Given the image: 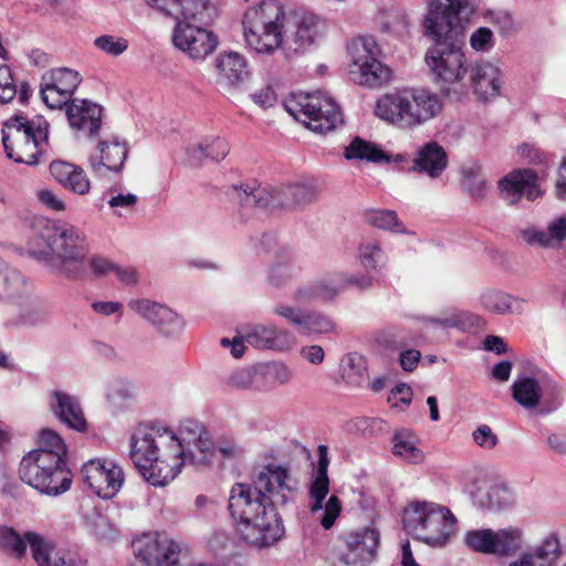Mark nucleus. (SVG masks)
I'll list each match as a JSON object with an SVG mask.
<instances>
[{
    "mask_svg": "<svg viewBox=\"0 0 566 566\" xmlns=\"http://www.w3.org/2000/svg\"><path fill=\"white\" fill-rule=\"evenodd\" d=\"M159 11L174 18L176 22L203 23L210 18L209 2L206 0H163Z\"/></svg>",
    "mask_w": 566,
    "mask_h": 566,
    "instance_id": "nucleus-29",
    "label": "nucleus"
},
{
    "mask_svg": "<svg viewBox=\"0 0 566 566\" xmlns=\"http://www.w3.org/2000/svg\"><path fill=\"white\" fill-rule=\"evenodd\" d=\"M164 449L180 452V438L171 430L159 431L142 428L136 430L132 437L130 458L140 471L150 465Z\"/></svg>",
    "mask_w": 566,
    "mask_h": 566,
    "instance_id": "nucleus-16",
    "label": "nucleus"
},
{
    "mask_svg": "<svg viewBox=\"0 0 566 566\" xmlns=\"http://www.w3.org/2000/svg\"><path fill=\"white\" fill-rule=\"evenodd\" d=\"M317 453V467L310 488V494L313 500L311 511L314 515H317L316 520L319 521L321 525L325 530H329L340 514L342 504L336 495L329 496L324 503L329 492V480L327 475L329 460L327 447L324 444L318 446Z\"/></svg>",
    "mask_w": 566,
    "mask_h": 566,
    "instance_id": "nucleus-12",
    "label": "nucleus"
},
{
    "mask_svg": "<svg viewBox=\"0 0 566 566\" xmlns=\"http://www.w3.org/2000/svg\"><path fill=\"white\" fill-rule=\"evenodd\" d=\"M513 297L502 291L486 290L480 296L481 306L494 314L505 315L512 312Z\"/></svg>",
    "mask_w": 566,
    "mask_h": 566,
    "instance_id": "nucleus-49",
    "label": "nucleus"
},
{
    "mask_svg": "<svg viewBox=\"0 0 566 566\" xmlns=\"http://www.w3.org/2000/svg\"><path fill=\"white\" fill-rule=\"evenodd\" d=\"M93 527L95 535L99 539L115 541L118 536L117 527L102 515L95 518Z\"/></svg>",
    "mask_w": 566,
    "mask_h": 566,
    "instance_id": "nucleus-63",
    "label": "nucleus"
},
{
    "mask_svg": "<svg viewBox=\"0 0 566 566\" xmlns=\"http://www.w3.org/2000/svg\"><path fill=\"white\" fill-rule=\"evenodd\" d=\"M539 179H499V196L509 205H515L523 198L533 201L543 195Z\"/></svg>",
    "mask_w": 566,
    "mask_h": 566,
    "instance_id": "nucleus-33",
    "label": "nucleus"
},
{
    "mask_svg": "<svg viewBox=\"0 0 566 566\" xmlns=\"http://www.w3.org/2000/svg\"><path fill=\"white\" fill-rule=\"evenodd\" d=\"M94 45L108 55L118 56L128 49V41L120 36L104 34L94 40Z\"/></svg>",
    "mask_w": 566,
    "mask_h": 566,
    "instance_id": "nucleus-53",
    "label": "nucleus"
},
{
    "mask_svg": "<svg viewBox=\"0 0 566 566\" xmlns=\"http://www.w3.org/2000/svg\"><path fill=\"white\" fill-rule=\"evenodd\" d=\"M84 172L81 166L64 160H53L50 164L51 177H78Z\"/></svg>",
    "mask_w": 566,
    "mask_h": 566,
    "instance_id": "nucleus-61",
    "label": "nucleus"
},
{
    "mask_svg": "<svg viewBox=\"0 0 566 566\" xmlns=\"http://www.w3.org/2000/svg\"><path fill=\"white\" fill-rule=\"evenodd\" d=\"M134 557L145 566H175L179 559V544L157 532H145L132 541Z\"/></svg>",
    "mask_w": 566,
    "mask_h": 566,
    "instance_id": "nucleus-17",
    "label": "nucleus"
},
{
    "mask_svg": "<svg viewBox=\"0 0 566 566\" xmlns=\"http://www.w3.org/2000/svg\"><path fill=\"white\" fill-rule=\"evenodd\" d=\"M137 390L133 384L124 378H113L107 381L105 388V398L114 406L126 405L136 398Z\"/></svg>",
    "mask_w": 566,
    "mask_h": 566,
    "instance_id": "nucleus-45",
    "label": "nucleus"
},
{
    "mask_svg": "<svg viewBox=\"0 0 566 566\" xmlns=\"http://www.w3.org/2000/svg\"><path fill=\"white\" fill-rule=\"evenodd\" d=\"M272 313L294 326L304 335H327L337 333V325L327 314L318 311H305L286 303H277Z\"/></svg>",
    "mask_w": 566,
    "mask_h": 566,
    "instance_id": "nucleus-22",
    "label": "nucleus"
},
{
    "mask_svg": "<svg viewBox=\"0 0 566 566\" xmlns=\"http://www.w3.org/2000/svg\"><path fill=\"white\" fill-rule=\"evenodd\" d=\"M344 157L347 160H366L378 165L398 164L405 158L402 155H389L371 142H367L359 136L354 137L349 145L344 149Z\"/></svg>",
    "mask_w": 566,
    "mask_h": 566,
    "instance_id": "nucleus-32",
    "label": "nucleus"
},
{
    "mask_svg": "<svg viewBox=\"0 0 566 566\" xmlns=\"http://www.w3.org/2000/svg\"><path fill=\"white\" fill-rule=\"evenodd\" d=\"M17 87L13 83L11 70L7 65L0 66V103L6 104L14 98Z\"/></svg>",
    "mask_w": 566,
    "mask_h": 566,
    "instance_id": "nucleus-59",
    "label": "nucleus"
},
{
    "mask_svg": "<svg viewBox=\"0 0 566 566\" xmlns=\"http://www.w3.org/2000/svg\"><path fill=\"white\" fill-rule=\"evenodd\" d=\"M176 161L187 167H201L207 164L203 139L188 144L177 156Z\"/></svg>",
    "mask_w": 566,
    "mask_h": 566,
    "instance_id": "nucleus-51",
    "label": "nucleus"
},
{
    "mask_svg": "<svg viewBox=\"0 0 566 566\" xmlns=\"http://www.w3.org/2000/svg\"><path fill=\"white\" fill-rule=\"evenodd\" d=\"M171 40L174 45L192 60H203L218 46V36L200 25L185 21L176 22Z\"/></svg>",
    "mask_w": 566,
    "mask_h": 566,
    "instance_id": "nucleus-20",
    "label": "nucleus"
},
{
    "mask_svg": "<svg viewBox=\"0 0 566 566\" xmlns=\"http://www.w3.org/2000/svg\"><path fill=\"white\" fill-rule=\"evenodd\" d=\"M263 381L272 380L275 384L284 385L292 379L291 369L283 363H272L261 366Z\"/></svg>",
    "mask_w": 566,
    "mask_h": 566,
    "instance_id": "nucleus-55",
    "label": "nucleus"
},
{
    "mask_svg": "<svg viewBox=\"0 0 566 566\" xmlns=\"http://www.w3.org/2000/svg\"><path fill=\"white\" fill-rule=\"evenodd\" d=\"M138 202V197L134 193H124L117 188L109 189V199L107 203L113 209L132 210Z\"/></svg>",
    "mask_w": 566,
    "mask_h": 566,
    "instance_id": "nucleus-58",
    "label": "nucleus"
},
{
    "mask_svg": "<svg viewBox=\"0 0 566 566\" xmlns=\"http://www.w3.org/2000/svg\"><path fill=\"white\" fill-rule=\"evenodd\" d=\"M184 434V432L181 433ZM180 438V452L164 449L146 469L139 472L154 486H165L177 478L187 463L197 469L211 463V443L208 432L196 426L193 433Z\"/></svg>",
    "mask_w": 566,
    "mask_h": 566,
    "instance_id": "nucleus-4",
    "label": "nucleus"
},
{
    "mask_svg": "<svg viewBox=\"0 0 566 566\" xmlns=\"http://www.w3.org/2000/svg\"><path fill=\"white\" fill-rule=\"evenodd\" d=\"M474 442L486 450L493 449L499 439L495 433H493L492 429L488 424L479 426L472 433Z\"/></svg>",
    "mask_w": 566,
    "mask_h": 566,
    "instance_id": "nucleus-62",
    "label": "nucleus"
},
{
    "mask_svg": "<svg viewBox=\"0 0 566 566\" xmlns=\"http://www.w3.org/2000/svg\"><path fill=\"white\" fill-rule=\"evenodd\" d=\"M365 220L369 224L396 233H407V229L392 210H369L365 213Z\"/></svg>",
    "mask_w": 566,
    "mask_h": 566,
    "instance_id": "nucleus-48",
    "label": "nucleus"
},
{
    "mask_svg": "<svg viewBox=\"0 0 566 566\" xmlns=\"http://www.w3.org/2000/svg\"><path fill=\"white\" fill-rule=\"evenodd\" d=\"M468 0H429L428 13L423 21L426 35L434 44L427 51L426 63L434 82L441 86L459 83L468 72L464 44L463 19L471 13Z\"/></svg>",
    "mask_w": 566,
    "mask_h": 566,
    "instance_id": "nucleus-2",
    "label": "nucleus"
},
{
    "mask_svg": "<svg viewBox=\"0 0 566 566\" xmlns=\"http://www.w3.org/2000/svg\"><path fill=\"white\" fill-rule=\"evenodd\" d=\"M203 146L207 164L224 159L230 151L228 142L221 137H206L203 138Z\"/></svg>",
    "mask_w": 566,
    "mask_h": 566,
    "instance_id": "nucleus-54",
    "label": "nucleus"
},
{
    "mask_svg": "<svg viewBox=\"0 0 566 566\" xmlns=\"http://www.w3.org/2000/svg\"><path fill=\"white\" fill-rule=\"evenodd\" d=\"M448 165V156L442 146L436 142L428 143L419 151L413 161L412 169L418 172H426L430 177H438Z\"/></svg>",
    "mask_w": 566,
    "mask_h": 566,
    "instance_id": "nucleus-35",
    "label": "nucleus"
},
{
    "mask_svg": "<svg viewBox=\"0 0 566 566\" xmlns=\"http://www.w3.org/2000/svg\"><path fill=\"white\" fill-rule=\"evenodd\" d=\"M50 405L54 415L70 428L80 432L86 430L87 422L76 397L56 390L51 396Z\"/></svg>",
    "mask_w": 566,
    "mask_h": 566,
    "instance_id": "nucleus-30",
    "label": "nucleus"
},
{
    "mask_svg": "<svg viewBox=\"0 0 566 566\" xmlns=\"http://www.w3.org/2000/svg\"><path fill=\"white\" fill-rule=\"evenodd\" d=\"M27 539L32 551L33 558L39 566H50L53 565L54 562L57 564L55 558L60 555L62 548L44 541L40 535L32 532L27 533Z\"/></svg>",
    "mask_w": 566,
    "mask_h": 566,
    "instance_id": "nucleus-44",
    "label": "nucleus"
},
{
    "mask_svg": "<svg viewBox=\"0 0 566 566\" xmlns=\"http://www.w3.org/2000/svg\"><path fill=\"white\" fill-rule=\"evenodd\" d=\"M344 547L338 560L345 566H369L377 557L380 533L374 526H365L343 536Z\"/></svg>",
    "mask_w": 566,
    "mask_h": 566,
    "instance_id": "nucleus-19",
    "label": "nucleus"
},
{
    "mask_svg": "<svg viewBox=\"0 0 566 566\" xmlns=\"http://www.w3.org/2000/svg\"><path fill=\"white\" fill-rule=\"evenodd\" d=\"M28 544L27 533L22 537L11 527H0V547L6 553L21 557L25 553Z\"/></svg>",
    "mask_w": 566,
    "mask_h": 566,
    "instance_id": "nucleus-50",
    "label": "nucleus"
},
{
    "mask_svg": "<svg viewBox=\"0 0 566 566\" xmlns=\"http://www.w3.org/2000/svg\"><path fill=\"white\" fill-rule=\"evenodd\" d=\"M403 527L430 545L443 546L457 531V520L451 511L432 502H415L402 516Z\"/></svg>",
    "mask_w": 566,
    "mask_h": 566,
    "instance_id": "nucleus-8",
    "label": "nucleus"
},
{
    "mask_svg": "<svg viewBox=\"0 0 566 566\" xmlns=\"http://www.w3.org/2000/svg\"><path fill=\"white\" fill-rule=\"evenodd\" d=\"M515 503V492L504 483H496L488 491L486 503H482V506L489 510L503 511L513 507Z\"/></svg>",
    "mask_w": 566,
    "mask_h": 566,
    "instance_id": "nucleus-47",
    "label": "nucleus"
},
{
    "mask_svg": "<svg viewBox=\"0 0 566 566\" xmlns=\"http://www.w3.org/2000/svg\"><path fill=\"white\" fill-rule=\"evenodd\" d=\"M284 20V8L276 0L249 8L242 22L249 46L259 53H273L283 42Z\"/></svg>",
    "mask_w": 566,
    "mask_h": 566,
    "instance_id": "nucleus-9",
    "label": "nucleus"
},
{
    "mask_svg": "<svg viewBox=\"0 0 566 566\" xmlns=\"http://www.w3.org/2000/svg\"><path fill=\"white\" fill-rule=\"evenodd\" d=\"M19 476L40 493L52 496L66 492L72 484L65 459L60 458L56 452H45L42 449L31 450L22 458Z\"/></svg>",
    "mask_w": 566,
    "mask_h": 566,
    "instance_id": "nucleus-7",
    "label": "nucleus"
},
{
    "mask_svg": "<svg viewBox=\"0 0 566 566\" xmlns=\"http://www.w3.org/2000/svg\"><path fill=\"white\" fill-rule=\"evenodd\" d=\"M83 482L99 497L112 499L123 486L124 471L109 459H93L81 469Z\"/></svg>",
    "mask_w": 566,
    "mask_h": 566,
    "instance_id": "nucleus-18",
    "label": "nucleus"
},
{
    "mask_svg": "<svg viewBox=\"0 0 566 566\" xmlns=\"http://www.w3.org/2000/svg\"><path fill=\"white\" fill-rule=\"evenodd\" d=\"M242 337L254 348L280 353L287 352L296 345L295 335L275 324H247L242 326Z\"/></svg>",
    "mask_w": 566,
    "mask_h": 566,
    "instance_id": "nucleus-23",
    "label": "nucleus"
},
{
    "mask_svg": "<svg viewBox=\"0 0 566 566\" xmlns=\"http://www.w3.org/2000/svg\"><path fill=\"white\" fill-rule=\"evenodd\" d=\"M461 188L473 199H482L490 191L485 179H462Z\"/></svg>",
    "mask_w": 566,
    "mask_h": 566,
    "instance_id": "nucleus-64",
    "label": "nucleus"
},
{
    "mask_svg": "<svg viewBox=\"0 0 566 566\" xmlns=\"http://www.w3.org/2000/svg\"><path fill=\"white\" fill-rule=\"evenodd\" d=\"M253 484L235 483L229 494V512L244 541L262 548L275 544L284 534L282 518L266 504Z\"/></svg>",
    "mask_w": 566,
    "mask_h": 566,
    "instance_id": "nucleus-3",
    "label": "nucleus"
},
{
    "mask_svg": "<svg viewBox=\"0 0 566 566\" xmlns=\"http://www.w3.org/2000/svg\"><path fill=\"white\" fill-rule=\"evenodd\" d=\"M340 287L346 289L348 286H355L358 290H368L373 286L374 279L369 274L366 273H357V274H340Z\"/></svg>",
    "mask_w": 566,
    "mask_h": 566,
    "instance_id": "nucleus-60",
    "label": "nucleus"
},
{
    "mask_svg": "<svg viewBox=\"0 0 566 566\" xmlns=\"http://www.w3.org/2000/svg\"><path fill=\"white\" fill-rule=\"evenodd\" d=\"M470 45L476 52H488L494 45L493 32L486 27L478 28L470 36Z\"/></svg>",
    "mask_w": 566,
    "mask_h": 566,
    "instance_id": "nucleus-57",
    "label": "nucleus"
},
{
    "mask_svg": "<svg viewBox=\"0 0 566 566\" xmlns=\"http://www.w3.org/2000/svg\"><path fill=\"white\" fill-rule=\"evenodd\" d=\"M228 385L240 390H268L271 386L263 381L261 366L239 368L232 371L228 378Z\"/></svg>",
    "mask_w": 566,
    "mask_h": 566,
    "instance_id": "nucleus-41",
    "label": "nucleus"
},
{
    "mask_svg": "<svg viewBox=\"0 0 566 566\" xmlns=\"http://www.w3.org/2000/svg\"><path fill=\"white\" fill-rule=\"evenodd\" d=\"M408 105V96L406 90L395 91L381 96L375 107V114L380 119L398 127L406 129V118H409L406 107Z\"/></svg>",
    "mask_w": 566,
    "mask_h": 566,
    "instance_id": "nucleus-31",
    "label": "nucleus"
},
{
    "mask_svg": "<svg viewBox=\"0 0 566 566\" xmlns=\"http://www.w3.org/2000/svg\"><path fill=\"white\" fill-rule=\"evenodd\" d=\"M128 308L150 324L165 339H178L185 328V318L170 306L149 298H132L127 303Z\"/></svg>",
    "mask_w": 566,
    "mask_h": 566,
    "instance_id": "nucleus-14",
    "label": "nucleus"
},
{
    "mask_svg": "<svg viewBox=\"0 0 566 566\" xmlns=\"http://www.w3.org/2000/svg\"><path fill=\"white\" fill-rule=\"evenodd\" d=\"M391 451L395 457L411 463L419 464L424 461V453L419 448V439L409 429L396 430L391 437Z\"/></svg>",
    "mask_w": 566,
    "mask_h": 566,
    "instance_id": "nucleus-36",
    "label": "nucleus"
},
{
    "mask_svg": "<svg viewBox=\"0 0 566 566\" xmlns=\"http://www.w3.org/2000/svg\"><path fill=\"white\" fill-rule=\"evenodd\" d=\"M217 82L227 88H238L250 77L245 57L237 52L219 54L216 61Z\"/></svg>",
    "mask_w": 566,
    "mask_h": 566,
    "instance_id": "nucleus-25",
    "label": "nucleus"
},
{
    "mask_svg": "<svg viewBox=\"0 0 566 566\" xmlns=\"http://www.w3.org/2000/svg\"><path fill=\"white\" fill-rule=\"evenodd\" d=\"M213 457L219 453L223 460H238L243 454V448L233 440L222 439L216 446L210 441Z\"/></svg>",
    "mask_w": 566,
    "mask_h": 566,
    "instance_id": "nucleus-56",
    "label": "nucleus"
},
{
    "mask_svg": "<svg viewBox=\"0 0 566 566\" xmlns=\"http://www.w3.org/2000/svg\"><path fill=\"white\" fill-rule=\"evenodd\" d=\"M81 81L78 72L69 67L48 71L41 78L40 93L43 102L52 109L69 105Z\"/></svg>",
    "mask_w": 566,
    "mask_h": 566,
    "instance_id": "nucleus-21",
    "label": "nucleus"
},
{
    "mask_svg": "<svg viewBox=\"0 0 566 566\" xmlns=\"http://www.w3.org/2000/svg\"><path fill=\"white\" fill-rule=\"evenodd\" d=\"M340 291H343V287H340V276L338 275L336 279H324L312 285L297 289L294 298L298 303H311L317 300L331 301Z\"/></svg>",
    "mask_w": 566,
    "mask_h": 566,
    "instance_id": "nucleus-38",
    "label": "nucleus"
},
{
    "mask_svg": "<svg viewBox=\"0 0 566 566\" xmlns=\"http://www.w3.org/2000/svg\"><path fill=\"white\" fill-rule=\"evenodd\" d=\"M36 449H42L45 452H56L62 459L66 457V446L63 439L51 429H42L40 431Z\"/></svg>",
    "mask_w": 566,
    "mask_h": 566,
    "instance_id": "nucleus-52",
    "label": "nucleus"
},
{
    "mask_svg": "<svg viewBox=\"0 0 566 566\" xmlns=\"http://www.w3.org/2000/svg\"><path fill=\"white\" fill-rule=\"evenodd\" d=\"M512 395L515 401L523 408L534 409L541 403L543 387L533 377H522L512 385Z\"/></svg>",
    "mask_w": 566,
    "mask_h": 566,
    "instance_id": "nucleus-39",
    "label": "nucleus"
},
{
    "mask_svg": "<svg viewBox=\"0 0 566 566\" xmlns=\"http://www.w3.org/2000/svg\"><path fill=\"white\" fill-rule=\"evenodd\" d=\"M342 377L350 386L363 387L368 380V367L366 359L352 353L342 361Z\"/></svg>",
    "mask_w": 566,
    "mask_h": 566,
    "instance_id": "nucleus-43",
    "label": "nucleus"
},
{
    "mask_svg": "<svg viewBox=\"0 0 566 566\" xmlns=\"http://www.w3.org/2000/svg\"><path fill=\"white\" fill-rule=\"evenodd\" d=\"M98 149L101 160L98 163L91 160L92 172L104 175L106 172L118 174L127 156V146L117 139L112 142H99Z\"/></svg>",
    "mask_w": 566,
    "mask_h": 566,
    "instance_id": "nucleus-34",
    "label": "nucleus"
},
{
    "mask_svg": "<svg viewBox=\"0 0 566 566\" xmlns=\"http://www.w3.org/2000/svg\"><path fill=\"white\" fill-rule=\"evenodd\" d=\"M421 322L441 329L455 328L463 333H472L485 327L484 318L473 312L450 308L439 316H421Z\"/></svg>",
    "mask_w": 566,
    "mask_h": 566,
    "instance_id": "nucleus-27",
    "label": "nucleus"
},
{
    "mask_svg": "<svg viewBox=\"0 0 566 566\" xmlns=\"http://www.w3.org/2000/svg\"><path fill=\"white\" fill-rule=\"evenodd\" d=\"M501 70L490 62L475 63L471 69V86L481 101L497 96L501 90Z\"/></svg>",
    "mask_w": 566,
    "mask_h": 566,
    "instance_id": "nucleus-28",
    "label": "nucleus"
},
{
    "mask_svg": "<svg viewBox=\"0 0 566 566\" xmlns=\"http://www.w3.org/2000/svg\"><path fill=\"white\" fill-rule=\"evenodd\" d=\"M358 261L366 272H380L387 264L388 256L377 241H365L358 247Z\"/></svg>",
    "mask_w": 566,
    "mask_h": 566,
    "instance_id": "nucleus-42",
    "label": "nucleus"
},
{
    "mask_svg": "<svg viewBox=\"0 0 566 566\" xmlns=\"http://www.w3.org/2000/svg\"><path fill=\"white\" fill-rule=\"evenodd\" d=\"M49 138V123L43 116L29 118L14 115L4 122L2 144L9 158L17 163L34 165Z\"/></svg>",
    "mask_w": 566,
    "mask_h": 566,
    "instance_id": "nucleus-6",
    "label": "nucleus"
},
{
    "mask_svg": "<svg viewBox=\"0 0 566 566\" xmlns=\"http://www.w3.org/2000/svg\"><path fill=\"white\" fill-rule=\"evenodd\" d=\"M284 107L296 120L316 133L331 132L343 123L339 105L322 91L292 93L285 98Z\"/></svg>",
    "mask_w": 566,
    "mask_h": 566,
    "instance_id": "nucleus-10",
    "label": "nucleus"
},
{
    "mask_svg": "<svg viewBox=\"0 0 566 566\" xmlns=\"http://www.w3.org/2000/svg\"><path fill=\"white\" fill-rule=\"evenodd\" d=\"M323 22L314 13L304 14L297 23L296 30L286 38L290 49L302 52L311 46L321 33Z\"/></svg>",
    "mask_w": 566,
    "mask_h": 566,
    "instance_id": "nucleus-37",
    "label": "nucleus"
},
{
    "mask_svg": "<svg viewBox=\"0 0 566 566\" xmlns=\"http://www.w3.org/2000/svg\"><path fill=\"white\" fill-rule=\"evenodd\" d=\"M408 96L409 118H406V129L417 127L436 117L442 109V103L437 94L427 90H406Z\"/></svg>",
    "mask_w": 566,
    "mask_h": 566,
    "instance_id": "nucleus-24",
    "label": "nucleus"
},
{
    "mask_svg": "<svg viewBox=\"0 0 566 566\" xmlns=\"http://www.w3.org/2000/svg\"><path fill=\"white\" fill-rule=\"evenodd\" d=\"M27 252L48 271L67 280H83L114 273L116 264L99 255L88 258L90 243L84 232L67 222L35 216L27 222Z\"/></svg>",
    "mask_w": 566,
    "mask_h": 566,
    "instance_id": "nucleus-1",
    "label": "nucleus"
},
{
    "mask_svg": "<svg viewBox=\"0 0 566 566\" xmlns=\"http://www.w3.org/2000/svg\"><path fill=\"white\" fill-rule=\"evenodd\" d=\"M379 48L374 36H360L348 46L352 73H359V83L378 86L390 78L391 71L377 59Z\"/></svg>",
    "mask_w": 566,
    "mask_h": 566,
    "instance_id": "nucleus-13",
    "label": "nucleus"
},
{
    "mask_svg": "<svg viewBox=\"0 0 566 566\" xmlns=\"http://www.w3.org/2000/svg\"><path fill=\"white\" fill-rule=\"evenodd\" d=\"M316 179H300L289 182L283 192L276 191L268 182L259 179H247L232 186L231 196L240 205L260 208H279L303 206L313 202L319 193Z\"/></svg>",
    "mask_w": 566,
    "mask_h": 566,
    "instance_id": "nucleus-5",
    "label": "nucleus"
},
{
    "mask_svg": "<svg viewBox=\"0 0 566 566\" xmlns=\"http://www.w3.org/2000/svg\"><path fill=\"white\" fill-rule=\"evenodd\" d=\"M25 292L27 282L22 273L0 258V298L13 300Z\"/></svg>",
    "mask_w": 566,
    "mask_h": 566,
    "instance_id": "nucleus-40",
    "label": "nucleus"
},
{
    "mask_svg": "<svg viewBox=\"0 0 566 566\" xmlns=\"http://www.w3.org/2000/svg\"><path fill=\"white\" fill-rule=\"evenodd\" d=\"M102 107L86 99H73L66 109L70 125L90 137L97 136L102 126Z\"/></svg>",
    "mask_w": 566,
    "mask_h": 566,
    "instance_id": "nucleus-26",
    "label": "nucleus"
},
{
    "mask_svg": "<svg viewBox=\"0 0 566 566\" xmlns=\"http://www.w3.org/2000/svg\"><path fill=\"white\" fill-rule=\"evenodd\" d=\"M252 484L275 511L277 506L293 502L297 490L289 470L277 464L262 468L253 478Z\"/></svg>",
    "mask_w": 566,
    "mask_h": 566,
    "instance_id": "nucleus-15",
    "label": "nucleus"
},
{
    "mask_svg": "<svg viewBox=\"0 0 566 566\" xmlns=\"http://www.w3.org/2000/svg\"><path fill=\"white\" fill-rule=\"evenodd\" d=\"M525 553L532 555L534 562L541 563L544 566L545 564H553L562 555L559 538L555 533H551L543 538L539 545Z\"/></svg>",
    "mask_w": 566,
    "mask_h": 566,
    "instance_id": "nucleus-46",
    "label": "nucleus"
},
{
    "mask_svg": "<svg viewBox=\"0 0 566 566\" xmlns=\"http://www.w3.org/2000/svg\"><path fill=\"white\" fill-rule=\"evenodd\" d=\"M465 544L474 552L512 557L525 545L524 531L518 526H507L499 530L481 528L469 531Z\"/></svg>",
    "mask_w": 566,
    "mask_h": 566,
    "instance_id": "nucleus-11",
    "label": "nucleus"
}]
</instances>
